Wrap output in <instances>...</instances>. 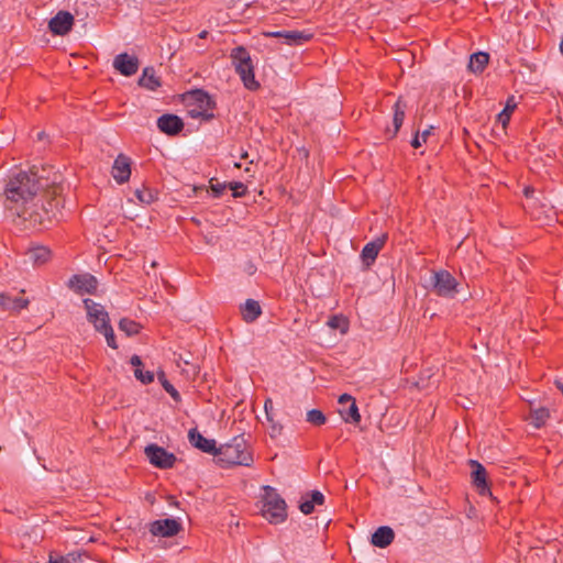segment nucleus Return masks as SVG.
Wrapping results in <instances>:
<instances>
[{"instance_id": "393cba45", "label": "nucleus", "mask_w": 563, "mask_h": 563, "mask_svg": "<svg viewBox=\"0 0 563 563\" xmlns=\"http://www.w3.org/2000/svg\"><path fill=\"white\" fill-rule=\"evenodd\" d=\"M489 62V54L486 52H477L470 56L468 69L474 74H481Z\"/></svg>"}, {"instance_id": "39448f33", "label": "nucleus", "mask_w": 563, "mask_h": 563, "mask_svg": "<svg viewBox=\"0 0 563 563\" xmlns=\"http://www.w3.org/2000/svg\"><path fill=\"white\" fill-rule=\"evenodd\" d=\"M230 57L244 87L251 91L258 90L261 85L255 79L254 65L249 51L244 46H238L231 51Z\"/></svg>"}, {"instance_id": "1a4fd4ad", "label": "nucleus", "mask_w": 563, "mask_h": 563, "mask_svg": "<svg viewBox=\"0 0 563 563\" xmlns=\"http://www.w3.org/2000/svg\"><path fill=\"white\" fill-rule=\"evenodd\" d=\"M67 286L78 295H93L98 288V280L89 273L75 274L69 278Z\"/></svg>"}, {"instance_id": "7c9ffc66", "label": "nucleus", "mask_w": 563, "mask_h": 563, "mask_svg": "<svg viewBox=\"0 0 563 563\" xmlns=\"http://www.w3.org/2000/svg\"><path fill=\"white\" fill-rule=\"evenodd\" d=\"M158 382L161 383L164 390L169 394V396L175 400H180V394L178 390L174 387V385L167 379L165 372L161 371L157 374Z\"/></svg>"}, {"instance_id": "37998d69", "label": "nucleus", "mask_w": 563, "mask_h": 563, "mask_svg": "<svg viewBox=\"0 0 563 563\" xmlns=\"http://www.w3.org/2000/svg\"><path fill=\"white\" fill-rule=\"evenodd\" d=\"M266 37H282L284 38L285 31L265 32Z\"/></svg>"}, {"instance_id": "423d86ee", "label": "nucleus", "mask_w": 563, "mask_h": 563, "mask_svg": "<svg viewBox=\"0 0 563 563\" xmlns=\"http://www.w3.org/2000/svg\"><path fill=\"white\" fill-rule=\"evenodd\" d=\"M431 284L432 291L439 297L453 298L459 291V282L446 269L433 271Z\"/></svg>"}, {"instance_id": "7ed1b4c3", "label": "nucleus", "mask_w": 563, "mask_h": 563, "mask_svg": "<svg viewBox=\"0 0 563 563\" xmlns=\"http://www.w3.org/2000/svg\"><path fill=\"white\" fill-rule=\"evenodd\" d=\"M191 119H201L209 122L214 119L213 110L217 107L214 99L203 89H192L183 95Z\"/></svg>"}, {"instance_id": "20e7f679", "label": "nucleus", "mask_w": 563, "mask_h": 563, "mask_svg": "<svg viewBox=\"0 0 563 563\" xmlns=\"http://www.w3.org/2000/svg\"><path fill=\"white\" fill-rule=\"evenodd\" d=\"M264 495L262 497V514L272 525H279L287 519V504L277 493L276 488L263 486Z\"/></svg>"}, {"instance_id": "bb28decb", "label": "nucleus", "mask_w": 563, "mask_h": 563, "mask_svg": "<svg viewBox=\"0 0 563 563\" xmlns=\"http://www.w3.org/2000/svg\"><path fill=\"white\" fill-rule=\"evenodd\" d=\"M516 108H517V102L515 100V97L509 96L506 101V106H505L504 110L497 117V121L501 124V126L504 129H506L507 125L509 124L511 113L515 111Z\"/></svg>"}, {"instance_id": "f8f14e48", "label": "nucleus", "mask_w": 563, "mask_h": 563, "mask_svg": "<svg viewBox=\"0 0 563 563\" xmlns=\"http://www.w3.org/2000/svg\"><path fill=\"white\" fill-rule=\"evenodd\" d=\"M74 15L68 11H58L48 22V30L54 35L64 36L71 31L74 25Z\"/></svg>"}, {"instance_id": "412c9836", "label": "nucleus", "mask_w": 563, "mask_h": 563, "mask_svg": "<svg viewBox=\"0 0 563 563\" xmlns=\"http://www.w3.org/2000/svg\"><path fill=\"white\" fill-rule=\"evenodd\" d=\"M324 496L319 490H312L302 496L301 501L299 504V509L305 515H310L314 511L316 505L324 504Z\"/></svg>"}, {"instance_id": "9b49d317", "label": "nucleus", "mask_w": 563, "mask_h": 563, "mask_svg": "<svg viewBox=\"0 0 563 563\" xmlns=\"http://www.w3.org/2000/svg\"><path fill=\"white\" fill-rule=\"evenodd\" d=\"M388 234L383 233L373 241L366 243L361 252V258L366 268H369L376 261L379 252L385 246Z\"/></svg>"}, {"instance_id": "4c0bfd02", "label": "nucleus", "mask_w": 563, "mask_h": 563, "mask_svg": "<svg viewBox=\"0 0 563 563\" xmlns=\"http://www.w3.org/2000/svg\"><path fill=\"white\" fill-rule=\"evenodd\" d=\"M209 184H210V188L212 190V196L214 198H220L223 194V191L225 190V188L228 187V185L225 183L221 184L218 181L217 178H211L209 180Z\"/></svg>"}, {"instance_id": "6e6552de", "label": "nucleus", "mask_w": 563, "mask_h": 563, "mask_svg": "<svg viewBox=\"0 0 563 563\" xmlns=\"http://www.w3.org/2000/svg\"><path fill=\"white\" fill-rule=\"evenodd\" d=\"M84 307L87 312V320L97 332L110 324V317L104 307L90 298L84 299Z\"/></svg>"}, {"instance_id": "0eeeda50", "label": "nucleus", "mask_w": 563, "mask_h": 563, "mask_svg": "<svg viewBox=\"0 0 563 563\" xmlns=\"http://www.w3.org/2000/svg\"><path fill=\"white\" fill-rule=\"evenodd\" d=\"M144 454L153 466L161 470L172 468L177 461L174 453L168 452L165 448L155 443L146 445Z\"/></svg>"}, {"instance_id": "c756f323", "label": "nucleus", "mask_w": 563, "mask_h": 563, "mask_svg": "<svg viewBox=\"0 0 563 563\" xmlns=\"http://www.w3.org/2000/svg\"><path fill=\"white\" fill-rule=\"evenodd\" d=\"M530 416H531L532 424L537 429H540L543 426H545L547 421L549 420L550 411L545 407H540V408L531 410Z\"/></svg>"}, {"instance_id": "c03bdc74", "label": "nucleus", "mask_w": 563, "mask_h": 563, "mask_svg": "<svg viewBox=\"0 0 563 563\" xmlns=\"http://www.w3.org/2000/svg\"><path fill=\"white\" fill-rule=\"evenodd\" d=\"M131 364L136 368H141V366L143 365L141 357L137 355H133L131 357Z\"/></svg>"}, {"instance_id": "4be33fe9", "label": "nucleus", "mask_w": 563, "mask_h": 563, "mask_svg": "<svg viewBox=\"0 0 563 563\" xmlns=\"http://www.w3.org/2000/svg\"><path fill=\"white\" fill-rule=\"evenodd\" d=\"M137 82L139 86L151 91H155L162 86V80L156 76V71L152 66H147L143 69Z\"/></svg>"}, {"instance_id": "a211bd4d", "label": "nucleus", "mask_w": 563, "mask_h": 563, "mask_svg": "<svg viewBox=\"0 0 563 563\" xmlns=\"http://www.w3.org/2000/svg\"><path fill=\"white\" fill-rule=\"evenodd\" d=\"M112 177L114 180L122 185L130 179L131 176V159L124 154H119L113 162Z\"/></svg>"}, {"instance_id": "f704fd0d", "label": "nucleus", "mask_w": 563, "mask_h": 563, "mask_svg": "<svg viewBox=\"0 0 563 563\" xmlns=\"http://www.w3.org/2000/svg\"><path fill=\"white\" fill-rule=\"evenodd\" d=\"M228 187L232 190L233 198H242L247 194V186L242 181H232Z\"/></svg>"}, {"instance_id": "5701e85b", "label": "nucleus", "mask_w": 563, "mask_h": 563, "mask_svg": "<svg viewBox=\"0 0 563 563\" xmlns=\"http://www.w3.org/2000/svg\"><path fill=\"white\" fill-rule=\"evenodd\" d=\"M395 539V532L390 527L382 526L372 534L371 542L373 545L384 549L388 547Z\"/></svg>"}, {"instance_id": "6ab92c4d", "label": "nucleus", "mask_w": 563, "mask_h": 563, "mask_svg": "<svg viewBox=\"0 0 563 563\" xmlns=\"http://www.w3.org/2000/svg\"><path fill=\"white\" fill-rule=\"evenodd\" d=\"M407 108H408L407 102L402 99V97H399L397 99V101L394 103V106H393L394 129L386 130V134L388 135V139H394L397 135L398 131L400 130V128L404 123Z\"/></svg>"}, {"instance_id": "e433bc0d", "label": "nucleus", "mask_w": 563, "mask_h": 563, "mask_svg": "<svg viewBox=\"0 0 563 563\" xmlns=\"http://www.w3.org/2000/svg\"><path fill=\"white\" fill-rule=\"evenodd\" d=\"M431 129L424 130L421 135H419V131H416L410 144L413 148H419L422 145V142L426 143L428 136L431 134Z\"/></svg>"}, {"instance_id": "58836bf2", "label": "nucleus", "mask_w": 563, "mask_h": 563, "mask_svg": "<svg viewBox=\"0 0 563 563\" xmlns=\"http://www.w3.org/2000/svg\"><path fill=\"white\" fill-rule=\"evenodd\" d=\"M134 375H135L136 379H139L141 383H143L145 385L150 384L154 380L153 372H150V371L143 372L142 368H135Z\"/></svg>"}, {"instance_id": "f03ea898", "label": "nucleus", "mask_w": 563, "mask_h": 563, "mask_svg": "<svg viewBox=\"0 0 563 563\" xmlns=\"http://www.w3.org/2000/svg\"><path fill=\"white\" fill-rule=\"evenodd\" d=\"M217 462L221 467L234 465L251 466L253 455L243 435L234 437L229 443L219 446Z\"/></svg>"}, {"instance_id": "79ce46f5", "label": "nucleus", "mask_w": 563, "mask_h": 563, "mask_svg": "<svg viewBox=\"0 0 563 563\" xmlns=\"http://www.w3.org/2000/svg\"><path fill=\"white\" fill-rule=\"evenodd\" d=\"M48 563H70V561L63 555H53V553L49 554Z\"/></svg>"}, {"instance_id": "f257e3e1", "label": "nucleus", "mask_w": 563, "mask_h": 563, "mask_svg": "<svg viewBox=\"0 0 563 563\" xmlns=\"http://www.w3.org/2000/svg\"><path fill=\"white\" fill-rule=\"evenodd\" d=\"M48 187V180L37 175L34 167L30 170H20L8 177L4 196V206L13 214L30 221L33 224H42L43 218L36 212H30L31 205L37 194Z\"/></svg>"}, {"instance_id": "de8ad7c7", "label": "nucleus", "mask_w": 563, "mask_h": 563, "mask_svg": "<svg viewBox=\"0 0 563 563\" xmlns=\"http://www.w3.org/2000/svg\"><path fill=\"white\" fill-rule=\"evenodd\" d=\"M560 52L563 55V35H562V38H561V42H560Z\"/></svg>"}, {"instance_id": "49530a36", "label": "nucleus", "mask_w": 563, "mask_h": 563, "mask_svg": "<svg viewBox=\"0 0 563 563\" xmlns=\"http://www.w3.org/2000/svg\"><path fill=\"white\" fill-rule=\"evenodd\" d=\"M532 192H533V189H532V188H530V187H527V188L525 189V195H526V197H529V196H530V194H532Z\"/></svg>"}, {"instance_id": "a18cd8bd", "label": "nucleus", "mask_w": 563, "mask_h": 563, "mask_svg": "<svg viewBox=\"0 0 563 563\" xmlns=\"http://www.w3.org/2000/svg\"><path fill=\"white\" fill-rule=\"evenodd\" d=\"M209 35V32L207 30H202L199 34H198V37L199 38H207Z\"/></svg>"}, {"instance_id": "c9c22d12", "label": "nucleus", "mask_w": 563, "mask_h": 563, "mask_svg": "<svg viewBox=\"0 0 563 563\" xmlns=\"http://www.w3.org/2000/svg\"><path fill=\"white\" fill-rule=\"evenodd\" d=\"M99 333L104 335L107 344L111 349H113V350L118 349V343H117L114 331H113L111 323L109 325H107L106 328H103L102 330H100Z\"/></svg>"}, {"instance_id": "aec40b11", "label": "nucleus", "mask_w": 563, "mask_h": 563, "mask_svg": "<svg viewBox=\"0 0 563 563\" xmlns=\"http://www.w3.org/2000/svg\"><path fill=\"white\" fill-rule=\"evenodd\" d=\"M29 303L30 301L26 298L0 292V309L2 311L19 313L21 310L27 308Z\"/></svg>"}, {"instance_id": "4468645a", "label": "nucleus", "mask_w": 563, "mask_h": 563, "mask_svg": "<svg viewBox=\"0 0 563 563\" xmlns=\"http://www.w3.org/2000/svg\"><path fill=\"white\" fill-rule=\"evenodd\" d=\"M188 440L194 448L217 457L219 448L216 440L207 439L196 428L189 430Z\"/></svg>"}, {"instance_id": "2eb2a0df", "label": "nucleus", "mask_w": 563, "mask_h": 563, "mask_svg": "<svg viewBox=\"0 0 563 563\" xmlns=\"http://www.w3.org/2000/svg\"><path fill=\"white\" fill-rule=\"evenodd\" d=\"M339 404L342 406L340 415L345 422L358 423L361 421V415L356 406L355 399L349 395L343 394L339 397Z\"/></svg>"}, {"instance_id": "cd10ccee", "label": "nucleus", "mask_w": 563, "mask_h": 563, "mask_svg": "<svg viewBox=\"0 0 563 563\" xmlns=\"http://www.w3.org/2000/svg\"><path fill=\"white\" fill-rule=\"evenodd\" d=\"M51 254L49 249L45 246H37L30 250L29 257L35 265H43L49 261Z\"/></svg>"}, {"instance_id": "72a5a7b5", "label": "nucleus", "mask_w": 563, "mask_h": 563, "mask_svg": "<svg viewBox=\"0 0 563 563\" xmlns=\"http://www.w3.org/2000/svg\"><path fill=\"white\" fill-rule=\"evenodd\" d=\"M135 196L142 203L146 205H151L154 200H156V195L148 188L136 189Z\"/></svg>"}, {"instance_id": "2f4dec72", "label": "nucleus", "mask_w": 563, "mask_h": 563, "mask_svg": "<svg viewBox=\"0 0 563 563\" xmlns=\"http://www.w3.org/2000/svg\"><path fill=\"white\" fill-rule=\"evenodd\" d=\"M327 324L331 329H339L342 333H345L349 329V322L346 318L339 314H333L329 318Z\"/></svg>"}, {"instance_id": "09e8293b", "label": "nucleus", "mask_w": 563, "mask_h": 563, "mask_svg": "<svg viewBox=\"0 0 563 563\" xmlns=\"http://www.w3.org/2000/svg\"><path fill=\"white\" fill-rule=\"evenodd\" d=\"M247 156H249L247 152H243V153L241 154V158H242V159H246V158H247Z\"/></svg>"}, {"instance_id": "dca6fc26", "label": "nucleus", "mask_w": 563, "mask_h": 563, "mask_svg": "<svg viewBox=\"0 0 563 563\" xmlns=\"http://www.w3.org/2000/svg\"><path fill=\"white\" fill-rule=\"evenodd\" d=\"M181 530V525L176 519L166 518L151 523L150 531L154 536L174 537Z\"/></svg>"}, {"instance_id": "9d476101", "label": "nucleus", "mask_w": 563, "mask_h": 563, "mask_svg": "<svg viewBox=\"0 0 563 563\" xmlns=\"http://www.w3.org/2000/svg\"><path fill=\"white\" fill-rule=\"evenodd\" d=\"M472 467V484L481 496L492 495L486 468L476 460L468 461Z\"/></svg>"}, {"instance_id": "c85d7f7f", "label": "nucleus", "mask_w": 563, "mask_h": 563, "mask_svg": "<svg viewBox=\"0 0 563 563\" xmlns=\"http://www.w3.org/2000/svg\"><path fill=\"white\" fill-rule=\"evenodd\" d=\"M119 330L124 332L128 336H132L141 332L142 325L135 320L122 318L119 321Z\"/></svg>"}, {"instance_id": "a878e982", "label": "nucleus", "mask_w": 563, "mask_h": 563, "mask_svg": "<svg viewBox=\"0 0 563 563\" xmlns=\"http://www.w3.org/2000/svg\"><path fill=\"white\" fill-rule=\"evenodd\" d=\"M312 38V34L306 31H285V43L291 46L302 45Z\"/></svg>"}, {"instance_id": "f3484780", "label": "nucleus", "mask_w": 563, "mask_h": 563, "mask_svg": "<svg viewBox=\"0 0 563 563\" xmlns=\"http://www.w3.org/2000/svg\"><path fill=\"white\" fill-rule=\"evenodd\" d=\"M113 66L121 75L130 77L137 73L140 62L136 56H131L128 53H121L115 56Z\"/></svg>"}, {"instance_id": "473e14b6", "label": "nucleus", "mask_w": 563, "mask_h": 563, "mask_svg": "<svg viewBox=\"0 0 563 563\" xmlns=\"http://www.w3.org/2000/svg\"><path fill=\"white\" fill-rule=\"evenodd\" d=\"M307 421L312 426L320 427L327 422V417L321 410L311 409L307 412Z\"/></svg>"}, {"instance_id": "ea45409f", "label": "nucleus", "mask_w": 563, "mask_h": 563, "mask_svg": "<svg viewBox=\"0 0 563 563\" xmlns=\"http://www.w3.org/2000/svg\"><path fill=\"white\" fill-rule=\"evenodd\" d=\"M273 409H274V406H273L272 399H266L265 404H264V410H265L266 418H267L268 422H273V417H274Z\"/></svg>"}, {"instance_id": "a19ab883", "label": "nucleus", "mask_w": 563, "mask_h": 563, "mask_svg": "<svg viewBox=\"0 0 563 563\" xmlns=\"http://www.w3.org/2000/svg\"><path fill=\"white\" fill-rule=\"evenodd\" d=\"M271 423V437H277L282 433L283 431V426L278 422H276L274 419H273V422H269Z\"/></svg>"}, {"instance_id": "b1692460", "label": "nucleus", "mask_w": 563, "mask_h": 563, "mask_svg": "<svg viewBox=\"0 0 563 563\" xmlns=\"http://www.w3.org/2000/svg\"><path fill=\"white\" fill-rule=\"evenodd\" d=\"M241 314L245 322H254L262 314V308L258 301L254 299H247L245 303L241 306Z\"/></svg>"}, {"instance_id": "ddd939ff", "label": "nucleus", "mask_w": 563, "mask_h": 563, "mask_svg": "<svg viewBox=\"0 0 563 563\" xmlns=\"http://www.w3.org/2000/svg\"><path fill=\"white\" fill-rule=\"evenodd\" d=\"M184 121L176 114L166 113L157 119V128L166 135L175 136L184 130Z\"/></svg>"}]
</instances>
